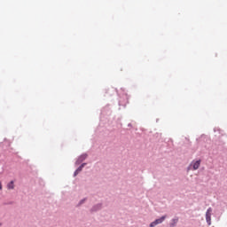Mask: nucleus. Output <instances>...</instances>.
<instances>
[{"label": "nucleus", "instance_id": "1a4fd4ad", "mask_svg": "<svg viewBox=\"0 0 227 227\" xmlns=\"http://www.w3.org/2000/svg\"><path fill=\"white\" fill-rule=\"evenodd\" d=\"M79 175V172L77 170L74 171V176H77Z\"/></svg>", "mask_w": 227, "mask_h": 227}, {"label": "nucleus", "instance_id": "39448f33", "mask_svg": "<svg viewBox=\"0 0 227 227\" xmlns=\"http://www.w3.org/2000/svg\"><path fill=\"white\" fill-rule=\"evenodd\" d=\"M206 221L207 224H212V216H206Z\"/></svg>", "mask_w": 227, "mask_h": 227}, {"label": "nucleus", "instance_id": "423d86ee", "mask_svg": "<svg viewBox=\"0 0 227 227\" xmlns=\"http://www.w3.org/2000/svg\"><path fill=\"white\" fill-rule=\"evenodd\" d=\"M84 166H86V163L82 164V165L76 169V171H77L78 173H81V171H82V168H84Z\"/></svg>", "mask_w": 227, "mask_h": 227}, {"label": "nucleus", "instance_id": "20e7f679", "mask_svg": "<svg viewBox=\"0 0 227 227\" xmlns=\"http://www.w3.org/2000/svg\"><path fill=\"white\" fill-rule=\"evenodd\" d=\"M206 216H212V207H208L206 212Z\"/></svg>", "mask_w": 227, "mask_h": 227}, {"label": "nucleus", "instance_id": "6e6552de", "mask_svg": "<svg viewBox=\"0 0 227 227\" xmlns=\"http://www.w3.org/2000/svg\"><path fill=\"white\" fill-rule=\"evenodd\" d=\"M0 191H3V183L0 181Z\"/></svg>", "mask_w": 227, "mask_h": 227}, {"label": "nucleus", "instance_id": "7ed1b4c3", "mask_svg": "<svg viewBox=\"0 0 227 227\" xmlns=\"http://www.w3.org/2000/svg\"><path fill=\"white\" fill-rule=\"evenodd\" d=\"M7 189H9V190H13V189H15V184H14L13 181H11V182L7 184Z\"/></svg>", "mask_w": 227, "mask_h": 227}, {"label": "nucleus", "instance_id": "9d476101", "mask_svg": "<svg viewBox=\"0 0 227 227\" xmlns=\"http://www.w3.org/2000/svg\"><path fill=\"white\" fill-rule=\"evenodd\" d=\"M86 157H87L86 154H84V155H82V156L81 157V159H83V160H84V159H86Z\"/></svg>", "mask_w": 227, "mask_h": 227}, {"label": "nucleus", "instance_id": "f257e3e1", "mask_svg": "<svg viewBox=\"0 0 227 227\" xmlns=\"http://www.w3.org/2000/svg\"><path fill=\"white\" fill-rule=\"evenodd\" d=\"M166 215L161 216L160 219H156L154 222L150 223V227H155L157 224H162L166 221Z\"/></svg>", "mask_w": 227, "mask_h": 227}, {"label": "nucleus", "instance_id": "f03ea898", "mask_svg": "<svg viewBox=\"0 0 227 227\" xmlns=\"http://www.w3.org/2000/svg\"><path fill=\"white\" fill-rule=\"evenodd\" d=\"M191 166H192L193 170L196 171V169H199L200 166H201V160L196 161L193 160Z\"/></svg>", "mask_w": 227, "mask_h": 227}, {"label": "nucleus", "instance_id": "0eeeda50", "mask_svg": "<svg viewBox=\"0 0 227 227\" xmlns=\"http://www.w3.org/2000/svg\"><path fill=\"white\" fill-rule=\"evenodd\" d=\"M176 223H178V218L172 219V226H175V224H176Z\"/></svg>", "mask_w": 227, "mask_h": 227}]
</instances>
